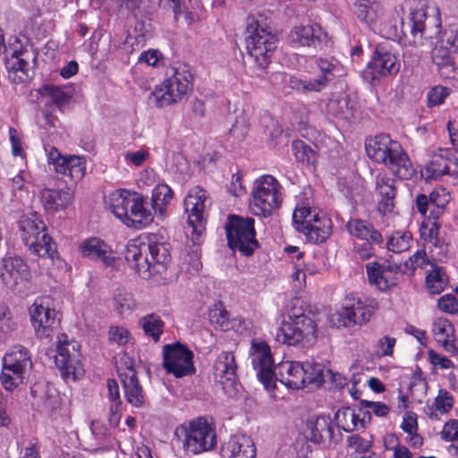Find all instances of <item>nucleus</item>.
Masks as SVG:
<instances>
[{
    "mask_svg": "<svg viewBox=\"0 0 458 458\" xmlns=\"http://www.w3.org/2000/svg\"><path fill=\"white\" fill-rule=\"evenodd\" d=\"M405 7L409 9V15L407 20L402 19V30L403 32L409 30L414 42L422 38L431 39L439 36L438 43L452 48L454 53H458V25H450L441 32L439 30V20L436 18L428 19L423 1L412 0L406 2L404 5L401 6V10L403 11Z\"/></svg>",
    "mask_w": 458,
    "mask_h": 458,
    "instance_id": "obj_1",
    "label": "nucleus"
},
{
    "mask_svg": "<svg viewBox=\"0 0 458 458\" xmlns=\"http://www.w3.org/2000/svg\"><path fill=\"white\" fill-rule=\"evenodd\" d=\"M304 301L301 298L291 300L287 307L289 320L283 321L276 339L287 345L312 346L317 341V324L305 314Z\"/></svg>",
    "mask_w": 458,
    "mask_h": 458,
    "instance_id": "obj_2",
    "label": "nucleus"
},
{
    "mask_svg": "<svg viewBox=\"0 0 458 458\" xmlns=\"http://www.w3.org/2000/svg\"><path fill=\"white\" fill-rule=\"evenodd\" d=\"M368 157L378 164L386 165L397 177L408 180L415 169L401 144L388 134L381 133L368 140L365 144Z\"/></svg>",
    "mask_w": 458,
    "mask_h": 458,
    "instance_id": "obj_3",
    "label": "nucleus"
},
{
    "mask_svg": "<svg viewBox=\"0 0 458 458\" xmlns=\"http://www.w3.org/2000/svg\"><path fill=\"white\" fill-rule=\"evenodd\" d=\"M281 185L272 175L265 174L256 179L251 192L250 207L255 216L268 217L282 205Z\"/></svg>",
    "mask_w": 458,
    "mask_h": 458,
    "instance_id": "obj_4",
    "label": "nucleus"
},
{
    "mask_svg": "<svg viewBox=\"0 0 458 458\" xmlns=\"http://www.w3.org/2000/svg\"><path fill=\"white\" fill-rule=\"evenodd\" d=\"M167 78L159 88L151 92L148 101L157 107H165L181 101L191 89V74L187 70L170 69Z\"/></svg>",
    "mask_w": 458,
    "mask_h": 458,
    "instance_id": "obj_5",
    "label": "nucleus"
},
{
    "mask_svg": "<svg viewBox=\"0 0 458 458\" xmlns=\"http://www.w3.org/2000/svg\"><path fill=\"white\" fill-rule=\"evenodd\" d=\"M174 437L182 441L185 451L193 454L211 451L216 445L215 429L201 418L191 421L188 427L176 428Z\"/></svg>",
    "mask_w": 458,
    "mask_h": 458,
    "instance_id": "obj_6",
    "label": "nucleus"
},
{
    "mask_svg": "<svg viewBox=\"0 0 458 458\" xmlns=\"http://www.w3.org/2000/svg\"><path fill=\"white\" fill-rule=\"evenodd\" d=\"M247 33L245 44L248 54L261 68H265L277 47L276 35L253 19L248 22Z\"/></svg>",
    "mask_w": 458,
    "mask_h": 458,
    "instance_id": "obj_7",
    "label": "nucleus"
},
{
    "mask_svg": "<svg viewBox=\"0 0 458 458\" xmlns=\"http://www.w3.org/2000/svg\"><path fill=\"white\" fill-rule=\"evenodd\" d=\"M225 230L228 245L232 250H238L242 255L250 257L259 247L253 218L231 215Z\"/></svg>",
    "mask_w": 458,
    "mask_h": 458,
    "instance_id": "obj_8",
    "label": "nucleus"
},
{
    "mask_svg": "<svg viewBox=\"0 0 458 458\" xmlns=\"http://www.w3.org/2000/svg\"><path fill=\"white\" fill-rule=\"evenodd\" d=\"M67 338L65 335L58 336L56 352L53 355L55 366L66 382L81 378L85 372L81 361L80 344L75 341L69 342Z\"/></svg>",
    "mask_w": 458,
    "mask_h": 458,
    "instance_id": "obj_9",
    "label": "nucleus"
},
{
    "mask_svg": "<svg viewBox=\"0 0 458 458\" xmlns=\"http://www.w3.org/2000/svg\"><path fill=\"white\" fill-rule=\"evenodd\" d=\"M206 201L207 192L199 187L191 189L184 199V210L188 214V226L194 243L199 242L206 230Z\"/></svg>",
    "mask_w": 458,
    "mask_h": 458,
    "instance_id": "obj_10",
    "label": "nucleus"
},
{
    "mask_svg": "<svg viewBox=\"0 0 458 458\" xmlns=\"http://www.w3.org/2000/svg\"><path fill=\"white\" fill-rule=\"evenodd\" d=\"M193 352L181 343L163 346V367L167 373L180 378L196 372Z\"/></svg>",
    "mask_w": 458,
    "mask_h": 458,
    "instance_id": "obj_11",
    "label": "nucleus"
},
{
    "mask_svg": "<svg viewBox=\"0 0 458 458\" xmlns=\"http://www.w3.org/2000/svg\"><path fill=\"white\" fill-rule=\"evenodd\" d=\"M250 357L259 381L267 390L274 389L276 387V366L269 345L263 340L253 339L251 341Z\"/></svg>",
    "mask_w": 458,
    "mask_h": 458,
    "instance_id": "obj_12",
    "label": "nucleus"
},
{
    "mask_svg": "<svg viewBox=\"0 0 458 458\" xmlns=\"http://www.w3.org/2000/svg\"><path fill=\"white\" fill-rule=\"evenodd\" d=\"M116 368L123 383L126 402L135 408L142 407L146 398L137 377L134 360L127 354H123L120 357Z\"/></svg>",
    "mask_w": 458,
    "mask_h": 458,
    "instance_id": "obj_13",
    "label": "nucleus"
},
{
    "mask_svg": "<svg viewBox=\"0 0 458 458\" xmlns=\"http://www.w3.org/2000/svg\"><path fill=\"white\" fill-rule=\"evenodd\" d=\"M39 102L43 104L42 114L46 125L55 127L58 119L54 114L55 108L57 107L61 112L72 99V95L65 92L61 87L47 84L38 89Z\"/></svg>",
    "mask_w": 458,
    "mask_h": 458,
    "instance_id": "obj_14",
    "label": "nucleus"
},
{
    "mask_svg": "<svg viewBox=\"0 0 458 458\" xmlns=\"http://www.w3.org/2000/svg\"><path fill=\"white\" fill-rule=\"evenodd\" d=\"M30 270L26 261L17 256L9 255L0 261V284L8 290H15L16 287L29 281Z\"/></svg>",
    "mask_w": 458,
    "mask_h": 458,
    "instance_id": "obj_15",
    "label": "nucleus"
},
{
    "mask_svg": "<svg viewBox=\"0 0 458 458\" xmlns=\"http://www.w3.org/2000/svg\"><path fill=\"white\" fill-rule=\"evenodd\" d=\"M30 316L35 334L38 338H48L55 333L60 325V318H57L55 310L51 309L48 304L36 301L30 309Z\"/></svg>",
    "mask_w": 458,
    "mask_h": 458,
    "instance_id": "obj_16",
    "label": "nucleus"
},
{
    "mask_svg": "<svg viewBox=\"0 0 458 458\" xmlns=\"http://www.w3.org/2000/svg\"><path fill=\"white\" fill-rule=\"evenodd\" d=\"M47 161L52 165L57 174L69 176L77 182L86 173V159L84 157L67 155L64 156L55 147H51L47 153Z\"/></svg>",
    "mask_w": 458,
    "mask_h": 458,
    "instance_id": "obj_17",
    "label": "nucleus"
},
{
    "mask_svg": "<svg viewBox=\"0 0 458 458\" xmlns=\"http://www.w3.org/2000/svg\"><path fill=\"white\" fill-rule=\"evenodd\" d=\"M36 61L37 55L33 51L13 50L11 57L5 62L9 80L14 83H22L31 79L34 75Z\"/></svg>",
    "mask_w": 458,
    "mask_h": 458,
    "instance_id": "obj_18",
    "label": "nucleus"
},
{
    "mask_svg": "<svg viewBox=\"0 0 458 458\" xmlns=\"http://www.w3.org/2000/svg\"><path fill=\"white\" fill-rule=\"evenodd\" d=\"M377 308L378 304L374 299H348L341 314L346 319L344 326L366 324L370 320Z\"/></svg>",
    "mask_w": 458,
    "mask_h": 458,
    "instance_id": "obj_19",
    "label": "nucleus"
},
{
    "mask_svg": "<svg viewBox=\"0 0 458 458\" xmlns=\"http://www.w3.org/2000/svg\"><path fill=\"white\" fill-rule=\"evenodd\" d=\"M146 204L142 194L132 191L126 207V217H123L121 221L128 227L136 229H141L150 225L154 220V216L151 210L147 208Z\"/></svg>",
    "mask_w": 458,
    "mask_h": 458,
    "instance_id": "obj_20",
    "label": "nucleus"
},
{
    "mask_svg": "<svg viewBox=\"0 0 458 458\" xmlns=\"http://www.w3.org/2000/svg\"><path fill=\"white\" fill-rule=\"evenodd\" d=\"M401 67L397 55L386 46L377 47L368 69L372 74V80L378 77L396 74Z\"/></svg>",
    "mask_w": 458,
    "mask_h": 458,
    "instance_id": "obj_21",
    "label": "nucleus"
},
{
    "mask_svg": "<svg viewBox=\"0 0 458 458\" xmlns=\"http://www.w3.org/2000/svg\"><path fill=\"white\" fill-rule=\"evenodd\" d=\"M39 198L45 211L55 214L65 210L72 204L74 192L69 186L60 189L44 188L39 193Z\"/></svg>",
    "mask_w": 458,
    "mask_h": 458,
    "instance_id": "obj_22",
    "label": "nucleus"
},
{
    "mask_svg": "<svg viewBox=\"0 0 458 458\" xmlns=\"http://www.w3.org/2000/svg\"><path fill=\"white\" fill-rule=\"evenodd\" d=\"M237 364L233 352H223L217 355L213 365L215 381L219 384L225 392L233 387L236 382Z\"/></svg>",
    "mask_w": 458,
    "mask_h": 458,
    "instance_id": "obj_23",
    "label": "nucleus"
},
{
    "mask_svg": "<svg viewBox=\"0 0 458 458\" xmlns=\"http://www.w3.org/2000/svg\"><path fill=\"white\" fill-rule=\"evenodd\" d=\"M221 455L223 458H256V446L248 436H233L222 445Z\"/></svg>",
    "mask_w": 458,
    "mask_h": 458,
    "instance_id": "obj_24",
    "label": "nucleus"
},
{
    "mask_svg": "<svg viewBox=\"0 0 458 458\" xmlns=\"http://www.w3.org/2000/svg\"><path fill=\"white\" fill-rule=\"evenodd\" d=\"M81 255L91 260H99L106 267L113 266L115 257L110 247L98 238H89L83 241L80 245Z\"/></svg>",
    "mask_w": 458,
    "mask_h": 458,
    "instance_id": "obj_25",
    "label": "nucleus"
},
{
    "mask_svg": "<svg viewBox=\"0 0 458 458\" xmlns=\"http://www.w3.org/2000/svg\"><path fill=\"white\" fill-rule=\"evenodd\" d=\"M432 333L435 340L451 355H456L458 345L455 340L454 327L445 318H437L432 325Z\"/></svg>",
    "mask_w": 458,
    "mask_h": 458,
    "instance_id": "obj_26",
    "label": "nucleus"
},
{
    "mask_svg": "<svg viewBox=\"0 0 458 458\" xmlns=\"http://www.w3.org/2000/svg\"><path fill=\"white\" fill-rule=\"evenodd\" d=\"M21 237L25 245H32L35 238L47 231L41 216L35 211L23 215L19 221Z\"/></svg>",
    "mask_w": 458,
    "mask_h": 458,
    "instance_id": "obj_27",
    "label": "nucleus"
},
{
    "mask_svg": "<svg viewBox=\"0 0 458 458\" xmlns=\"http://www.w3.org/2000/svg\"><path fill=\"white\" fill-rule=\"evenodd\" d=\"M431 56L433 63L438 67L443 77L451 78L454 76L458 65V53H454L452 48L438 43L433 48Z\"/></svg>",
    "mask_w": 458,
    "mask_h": 458,
    "instance_id": "obj_28",
    "label": "nucleus"
},
{
    "mask_svg": "<svg viewBox=\"0 0 458 458\" xmlns=\"http://www.w3.org/2000/svg\"><path fill=\"white\" fill-rule=\"evenodd\" d=\"M305 366L300 361H285L279 365L280 381L292 389L305 387Z\"/></svg>",
    "mask_w": 458,
    "mask_h": 458,
    "instance_id": "obj_29",
    "label": "nucleus"
},
{
    "mask_svg": "<svg viewBox=\"0 0 458 458\" xmlns=\"http://www.w3.org/2000/svg\"><path fill=\"white\" fill-rule=\"evenodd\" d=\"M393 178L378 174L376 178V190L381 197L378 202V210L384 215L391 213L394 208V199L396 189Z\"/></svg>",
    "mask_w": 458,
    "mask_h": 458,
    "instance_id": "obj_30",
    "label": "nucleus"
},
{
    "mask_svg": "<svg viewBox=\"0 0 458 458\" xmlns=\"http://www.w3.org/2000/svg\"><path fill=\"white\" fill-rule=\"evenodd\" d=\"M307 428L310 431V439L315 444L323 442H332L334 439L335 428L328 417L318 416L315 419L309 420Z\"/></svg>",
    "mask_w": 458,
    "mask_h": 458,
    "instance_id": "obj_31",
    "label": "nucleus"
},
{
    "mask_svg": "<svg viewBox=\"0 0 458 458\" xmlns=\"http://www.w3.org/2000/svg\"><path fill=\"white\" fill-rule=\"evenodd\" d=\"M332 226L333 224L329 217L318 213L317 217L312 218L302 233L311 242H324L330 236Z\"/></svg>",
    "mask_w": 458,
    "mask_h": 458,
    "instance_id": "obj_32",
    "label": "nucleus"
},
{
    "mask_svg": "<svg viewBox=\"0 0 458 458\" xmlns=\"http://www.w3.org/2000/svg\"><path fill=\"white\" fill-rule=\"evenodd\" d=\"M348 233L360 240L383 242L382 234L367 220L353 218L346 224Z\"/></svg>",
    "mask_w": 458,
    "mask_h": 458,
    "instance_id": "obj_33",
    "label": "nucleus"
},
{
    "mask_svg": "<svg viewBox=\"0 0 458 458\" xmlns=\"http://www.w3.org/2000/svg\"><path fill=\"white\" fill-rule=\"evenodd\" d=\"M3 365L27 373L32 368L30 352L22 345H14L3 358Z\"/></svg>",
    "mask_w": 458,
    "mask_h": 458,
    "instance_id": "obj_34",
    "label": "nucleus"
},
{
    "mask_svg": "<svg viewBox=\"0 0 458 458\" xmlns=\"http://www.w3.org/2000/svg\"><path fill=\"white\" fill-rule=\"evenodd\" d=\"M146 244H148L149 259L154 265V272L161 274L171 259L169 244L166 242H157L151 238Z\"/></svg>",
    "mask_w": 458,
    "mask_h": 458,
    "instance_id": "obj_35",
    "label": "nucleus"
},
{
    "mask_svg": "<svg viewBox=\"0 0 458 458\" xmlns=\"http://www.w3.org/2000/svg\"><path fill=\"white\" fill-rule=\"evenodd\" d=\"M353 11L357 18L369 26L380 17V5L375 0H356Z\"/></svg>",
    "mask_w": 458,
    "mask_h": 458,
    "instance_id": "obj_36",
    "label": "nucleus"
},
{
    "mask_svg": "<svg viewBox=\"0 0 458 458\" xmlns=\"http://www.w3.org/2000/svg\"><path fill=\"white\" fill-rule=\"evenodd\" d=\"M320 28L317 25L296 26L291 31L290 38L294 44L302 47H310L319 41Z\"/></svg>",
    "mask_w": 458,
    "mask_h": 458,
    "instance_id": "obj_37",
    "label": "nucleus"
},
{
    "mask_svg": "<svg viewBox=\"0 0 458 458\" xmlns=\"http://www.w3.org/2000/svg\"><path fill=\"white\" fill-rule=\"evenodd\" d=\"M174 191L165 183L157 184L152 191L151 205L152 208L159 216H164L166 212V207L173 199Z\"/></svg>",
    "mask_w": 458,
    "mask_h": 458,
    "instance_id": "obj_38",
    "label": "nucleus"
},
{
    "mask_svg": "<svg viewBox=\"0 0 458 458\" xmlns=\"http://www.w3.org/2000/svg\"><path fill=\"white\" fill-rule=\"evenodd\" d=\"M450 152L448 150H440L431 157L429 163L426 166V172L431 178H440L449 173Z\"/></svg>",
    "mask_w": 458,
    "mask_h": 458,
    "instance_id": "obj_39",
    "label": "nucleus"
},
{
    "mask_svg": "<svg viewBox=\"0 0 458 458\" xmlns=\"http://www.w3.org/2000/svg\"><path fill=\"white\" fill-rule=\"evenodd\" d=\"M132 191L117 190L108 195L106 204L109 210L120 220L126 217V207Z\"/></svg>",
    "mask_w": 458,
    "mask_h": 458,
    "instance_id": "obj_40",
    "label": "nucleus"
},
{
    "mask_svg": "<svg viewBox=\"0 0 458 458\" xmlns=\"http://www.w3.org/2000/svg\"><path fill=\"white\" fill-rule=\"evenodd\" d=\"M305 386L319 387L328 377L329 370L325 366L318 362H305Z\"/></svg>",
    "mask_w": 458,
    "mask_h": 458,
    "instance_id": "obj_41",
    "label": "nucleus"
},
{
    "mask_svg": "<svg viewBox=\"0 0 458 458\" xmlns=\"http://www.w3.org/2000/svg\"><path fill=\"white\" fill-rule=\"evenodd\" d=\"M360 413L353 409L344 407L339 409L335 416L337 427L346 432H352L359 429Z\"/></svg>",
    "mask_w": 458,
    "mask_h": 458,
    "instance_id": "obj_42",
    "label": "nucleus"
},
{
    "mask_svg": "<svg viewBox=\"0 0 458 458\" xmlns=\"http://www.w3.org/2000/svg\"><path fill=\"white\" fill-rule=\"evenodd\" d=\"M26 246L32 253L41 258L47 257L53 259L55 254H56L53 240L47 231L35 238L34 244Z\"/></svg>",
    "mask_w": 458,
    "mask_h": 458,
    "instance_id": "obj_43",
    "label": "nucleus"
},
{
    "mask_svg": "<svg viewBox=\"0 0 458 458\" xmlns=\"http://www.w3.org/2000/svg\"><path fill=\"white\" fill-rule=\"evenodd\" d=\"M386 270H384L377 262H371L366 265V272L369 284L376 285L381 291H386L394 284L393 282H390L386 277Z\"/></svg>",
    "mask_w": 458,
    "mask_h": 458,
    "instance_id": "obj_44",
    "label": "nucleus"
},
{
    "mask_svg": "<svg viewBox=\"0 0 458 458\" xmlns=\"http://www.w3.org/2000/svg\"><path fill=\"white\" fill-rule=\"evenodd\" d=\"M140 323L147 335L151 336L155 342L159 341L165 326L159 316L154 313L147 315L140 319Z\"/></svg>",
    "mask_w": 458,
    "mask_h": 458,
    "instance_id": "obj_45",
    "label": "nucleus"
},
{
    "mask_svg": "<svg viewBox=\"0 0 458 458\" xmlns=\"http://www.w3.org/2000/svg\"><path fill=\"white\" fill-rule=\"evenodd\" d=\"M25 372L13 369L12 367L3 365V370L0 380L3 387L7 391H13L18 386L23 384Z\"/></svg>",
    "mask_w": 458,
    "mask_h": 458,
    "instance_id": "obj_46",
    "label": "nucleus"
},
{
    "mask_svg": "<svg viewBox=\"0 0 458 458\" xmlns=\"http://www.w3.org/2000/svg\"><path fill=\"white\" fill-rule=\"evenodd\" d=\"M432 270L426 277V284L429 292L433 294H438L444 291L447 280L442 268L431 264Z\"/></svg>",
    "mask_w": 458,
    "mask_h": 458,
    "instance_id": "obj_47",
    "label": "nucleus"
},
{
    "mask_svg": "<svg viewBox=\"0 0 458 458\" xmlns=\"http://www.w3.org/2000/svg\"><path fill=\"white\" fill-rule=\"evenodd\" d=\"M208 317L211 324L222 330H227L229 328V313L222 301L216 302L209 309Z\"/></svg>",
    "mask_w": 458,
    "mask_h": 458,
    "instance_id": "obj_48",
    "label": "nucleus"
},
{
    "mask_svg": "<svg viewBox=\"0 0 458 458\" xmlns=\"http://www.w3.org/2000/svg\"><path fill=\"white\" fill-rule=\"evenodd\" d=\"M147 251L148 244H146L145 242H141L138 239L129 241L124 251V258L129 267L131 268L132 263H135V261L146 254Z\"/></svg>",
    "mask_w": 458,
    "mask_h": 458,
    "instance_id": "obj_49",
    "label": "nucleus"
},
{
    "mask_svg": "<svg viewBox=\"0 0 458 458\" xmlns=\"http://www.w3.org/2000/svg\"><path fill=\"white\" fill-rule=\"evenodd\" d=\"M295 158L307 165H315L317 162V152L302 140H296L293 143Z\"/></svg>",
    "mask_w": 458,
    "mask_h": 458,
    "instance_id": "obj_50",
    "label": "nucleus"
},
{
    "mask_svg": "<svg viewBox=\"0 0 458 458\" xmlns=\"http://www.w3.org/2000/svg\"><path fill=\"white\" fill-rule=\"evenodd\" d=\"M328 111L343 120H350L353 117L352 106H350V101L346 98L331 100L328 103Z\"/></svg>",
    "mask_w": 458,
    "mask_h": 458,
    "instance_id": "obj_51",
    "label": "nucleus"
},
{
    "mask_svg": "<svg viewBox=\"0 0 458 458\" xmlns=\"http://www.w3.org/2000/svg\"><path fill=\"white\" fill-rule=\"evenodd\" d=\"M411 233L410 232H394L388 238L387 249L393 252H402L410 248Z\"/></svg>",
    "mask_w": 458,
    "mask_h": 458,
    "instance_id": "obj_52",
    "label": "nucleus"
},
{
    "mask_svg": "<svg viewBox=\"0 0 458 458\" xmlns=\"http://www.w3.org/2000/svg\"><path fill=\"white\" fill-rule=\"evenodd\" d=\"M318 212L308 207H297L293 215L294 227L297 231L302 233L306 225L310 223L312 218L317 217Z\"/></svg>",
    "mask_w": 458,
    "mask_h": 458,
    "instance_id": "obj_53",
    "label": "nucleus"
},
{
    "mask_svg": "<svg viewBox=\"0 0 458 458\" xmlns=\"http://www.w3.org/2000/svg\"><path fill=\"white\" fill-rule=\"evenodd\" d=\"M420 232L421 238L425 242L435 247L438 246L439 225L437 222L423 223Z\"/></svg>",
    "mask_w": 458,
    "mask_h": 458,
    "instance_id": "obj_54",
    "label": "nucleus"
},
{
    "mask_svg": "<svg viewBox=\"0 0 458 458\" xmlns=\"http://www.w3.org/2000/svg\"><path fill=\"white\" fill-rule=\"evenodd\" d=\"M131 269L135 270L140 277L145 279L157 274L154 272V265L146 254L138 259L135 263H132Z\"/></svg>",
    "mask_w": 458,
    "mask_h": 458,
    "instance_id": "obj_55",
    "label": "nucleus"
},
{
    "mask_svg": "<svg viewBox=\"0 0 458 458\" xmlns=\"http://www.w3.org/2000/svg\"><path fill=\"white\" fill-rule=\"evenodd\" d=\"M385 445L387 449L394 450V458H412V454L405 446L400 445L394 435H389L385 438Z\"/></svg>",
    "mask_w": 458,
    "mask_h": 458,
    "instance_id": "obj_56",
    "label": "nucleus"
},
{
    "mask_svg": "<svg viewBox=\"0 0 458 458\" xmlns=\"http://www.w3.org/2000/svg\"><path fill=\"white\" fill-rule=\"evenodd\" d=\"M434 407L442 414L447 413L453 407V396L446 390H439L434 401Z\"/></svg>",
    "mask_w": 458,
    "mask_h": 458,
    "instance_id": "obj_57",
    "label": "nucleus"
},
{
    "mask_svg": "<svg viewBox=\"0 0 458 458\" xmlns=\"http://www.w3.org/2000/svg\"><path fill=\"white\" fill-rule=\"evenodd\" d=\"M115 310L120 313L131 311L134 306L132 297L128 293H118L114 298Z\"/></svg>",
    "mask_w": 458,
    "mask_h": 458,
    "instance_id": "obj_58",
    "label": "nucleus"
},
{
    "mask_svg": "<svg viewBox=\"0 0 458 458\" xmlns=\"http://www.w3.org/2000/svg\"><path fill=\"white\" fill-rule=\"evenodd\" d=\"M449 96V89L443 86H436L428 93V106H434L442 104Z\"/></svg>",
    "mask_w": 458,
    "mask_h": 458,
    "instance_id": "obj_59",
    "label": "nucleus"
},
{
    "mask_svg": "<svg viewBox=\"0 0 458 458\" xmlns=\"http://www.w3.org/2000/svg\"><path fill=\"white\" fill-rule=\"evenodd\" d=\"M14 329L11 313L6 306H0V338Z\"/></svg>",
    "mask_w": 458,
    "mask_h": 458,
    "instance_id": "obj_60",
    "label": "nucleus"
},
{
    "mask_svg": "<svg viewBox=\"0 0 458 458\" xmlns=\"http://www.w3.org/2000/svg\"><path fill=\"white\" fill-rule=\"evenodd\" d=\"M437 306L442 311L454 314L458 311V300L454 294H445L438 300Z\"/></svg>",
    "mask_w": 458,
    "mask_h": 458,
    "instance_id": "obj_61",
    "label": "nucleus"
},
{
    "mask_svg": "<svg viewBox=\"0 0 458 458\" xmlns=\"http://www.w3.org/2000/svg\"><path fill=\"white\" fill-rule=\"evenodd\" d=\"M109 340L125 345L129 342L130 333L123 327H111L108 331Z\"/></svg>",
    "mask_w": 458,
    "mask_h": 458,
    "instance_id": "obj_62",
    "label": "nucleus"
},
{
    "mask_svg": "<svg viewBox=\"0 0 458 458\" xmlns=\"http://www.w3.org/2000/svg\"><path fill=\"white\" fill-rule=\"evenodd\" d=\"M429 264V260L427 258L426 251L424 250H417L408 261L405 262V266L412 270L424 268L426 265Z\"/></svg>",
    "mask_w": 458,
    "mask_h": 458,
    "instance_id": "obj_63",
    "label": "nucleus"
},
{
    "mask_svg": "<svg viewBox=\"0 0 458 458\" xmlns=\"http://www.w3.org/2000/svg\"><path fill=\"white\" fill-rule=\"evenodd\" d=\"M441 437L446 441L458 440V420L447 421L441 432Z\"/></svg>",
    "mask_w": 458,
    "mask_h": 458,
    "instance_id": "obj_64",
    "label": "nucleus"
}]
</instances>
